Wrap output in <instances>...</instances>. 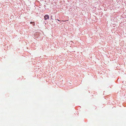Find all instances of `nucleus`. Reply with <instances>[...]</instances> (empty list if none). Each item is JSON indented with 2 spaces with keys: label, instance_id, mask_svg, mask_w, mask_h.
Segmentation results:
<instances>
[{
  "label": "nucleus",
  "instance_id": "nucleus-1",
  "mask_svg": "<svg viewBox=\"0 0 126 126\" xmlns=\"http://www.w3.org/2000/svg\"><path fill=\"white\" fill-rule=\"evenodd\" d=\"M49 18V16L47 15H46L44 16V19L45 20H47V19H48Z\"/></svg>",
  "mask_w": 126,
  "mask_h": 126
},
{
  "label": "nucleus",
  "instance_id": "nucleus-3",
  "mask_svg": "<svg viewBox=\"0 0 126 126\" xmlns=\"http://www.w3.org/2000/svg\"><path fill=\"white\" fill-rule=\"evenodd\" d=\"M68 20H67V21H68ZM66 21V20L64 21H65H65Z\"/></svg>",
  "mask_w": 126,
  "mask_h": 126
},
{
  "label": "nucleus",
  "instance_id": "nucleus-2",
  "mask_svg": "<svg viewBox=\"0 0 126 126\" xmlns=\"http://www.w3.org/2000/svg\"><path fill=\"white\" fill-rule=\"evenodd\" d=\"M30 24H32V25H33V26H34L35 25V23L34 22H30Z\"/></svg>",
  "mask_w": 126,
  "mask_h": 126
},
{
  "label": "nucleus",
  "instance_id": "nucleus-4",
  "mask_svg": "<svg viewBox=\"0 0 126 126\" xmlns=\"http://www.w3.org/2000/svg\"><path fill=\"white\" fill-rule=\"evenodd\" d=\"M57 20L58 21H60V20H59L58 19H57Z\"/></svg>",
  "mask_w": 126,
  "mask_h": 126
},
{
  "label": "nucleus",
  "instance_id": "nucleus-5",
  "mask_svg": "<svg viewBox=\"0 0 126 126\" xmlns=\"http://www.w3.org/2000/svg\"><path fill=\"white\" fill-rule=\"evenodd\" d=\"M52 16H51V19H52V18L51 17H52Z\"/></svg>",
  "mask_w": 126,
  "mask_h": 126
}]
</instances>
